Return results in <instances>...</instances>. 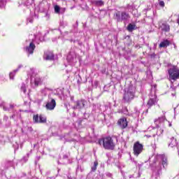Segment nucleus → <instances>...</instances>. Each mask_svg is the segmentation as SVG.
Wrapping results in <instances>:
<instances>
[{
	"instance_id": "obj_1",
	"label": "nucleus",
	"mask_w": 179,
	"mask_h": 179,
	"mask_svg": "<svg viewBox=\"0 0 179 179\" xmlns=\"http://www.w3.org/2000/svg\"><path fill=\"white\" fill-rule=\"evenodd\" d=\"M98 143L106 150H114L115 149L114 140L110 136L99 138Z\"/></svg>"
},
{
	"instance_id": "obj_2",
	"label": "nucleus",
	"mask_w": 179,
	"mask_h": 179,
	"mask_svg": "<svg viewBox=\"0 0 179 179\" xmlns=\"http://www.w3.org/2000/svg\"><path fill=\"white\" fill-rule=\"evenodd\" d=\"M168 73L169 76V80H173L176 82L177 80L179 79V69L173 66L171 69L168 70Z\"/></svg>"
},
{
	"instance_id": "obj_3",
	"label": "nucleus",
	"mask_w": 179,
	"mask_h": 179,
	"mask_svg": "<svg viewBox=\"0 0 179 179\" xmlns=\"http://www.w3.org/2000/svg\"><path fill=\"white\" fill-rule=\"evenodd\" d=\"M133 150L135 156H139V155L143 152V145L139 143V141H136L134 144Z\"/></svg>"
},
{
	"instance_id": "obj_4",
	"label": "nucleus",
	"mask_w": 179,
	"mask_h": 179,
	"mask_svg": "<svg viewBox=\"0 0 179 179\" xmlns=\"http://www.w3.org/2000/svg\"><path fill=\"white\" fill-rule=\"evenodd\" d=\"M33 121L35 124H45L47 122V117L43 115H34Z\"/></svg>"
},
{
	"instance_id": "obj_5",
	"label": "nucleus",
	"mask_w": 179,
	"mask_h": 179,
	"mask_svg": "<svg viewBox=\"0 0 179 179\" xmlns=\"http://www.w3.org/2000/svg\"><path fill=\"white\" fill-rule=\"evenodd\" d=\"M135 95L134 94V92L131 90H128L125 92L123 96L124 103H129L131 100H134Z\"/></svg>"
},
{
	"instance_id": "obj_6",
	"label": "nucleus",
	"mask_w": 179,
	"mask_h": 179,
	"mask_svg": "<svg viewBox=\"0 0 179 179\" xmlns=\"http://www.w3.org/2000/svg\"><path fill=\"white\" fill-rule=\"evenodd\" d=\"M117 125H118L120 129L124 130L128 127V120L127 117H121L117 120Z\"/></svg>"
},
{
	"instance_id": "obj_7",
	"label": "nucleus",
	"mask_w": 179,
	"mask_h": 179,
	"mask_svg": "<svg viewBox=\"0 0 179 179\" xmlns=\"http://www.w3.org/2000/svg\"><path fill=\"white\" fill-rule=\"evenodd\" d=\"M87 101L85 99H80L76 101V106H74V108H76L77 110H82L83 108H85V106H86V103Z\"/></svg>"
},
{
	"instance_id": "obj_8",
	"label": "nucleus",
	"mask_w": 179,
	"mask_h": 179,
	"mask_svg": "<svg viewBox=\"0 0 179 179\" xmlns=\"http://www.w3.org/2000/svg\"><path fill=\"white\" fill-rule=\"evenodd\" d=\"M55 107H57V101H55V99H52L50 101L47 102L45 105L46 110H49L50 111H52Z\"/></svg>"
},
{
	"instance_id": "obj_9",
	"label": "nucleus",
	"mask_w": 179,
	"mask_h": 179,
	"mask_svg": "<svg viewBox=\"0 0 179 179\" xmlns=\"http://www.w3.org/2000/svg\"><path fill=\"white\" fill-rule=\"evenodd\" d=\"M54 52L50 50H47L44 52L43 59L46 61H54Z\"/></svg>"
},
{
	"instance_id": "obj_10",
	"label": "nucleus",
	"mask_w": 179,
	"mask_h": 179,
	"mask_svg": "<svg viewBox=\"0 0 179 179\" xmlns=\"http://www.w3.org/2000/svg\"><path fill=\"white\" fill-rule=\"evenodd\" d=\"M25 50L28 54L31 55L34 52V50H36V45L33 42H31L29 45L25 48Z\"/></svg>"
},
{
	"instance_id": "obj_11",
	"label": "nucleus",
	"mask_w": 179,
	"mask_h": 179,
	"mask_svg": "<svg viewBox=\"0 0 179 179\" xmlns=\"http://www.w3.org/2000/svg\"><path fill=\"white\" fill-rule=\"evenodd\" d=\"M169 45H170V41L166 39L159 43V48H166Z\"/></svg>"
},
{
	"instance_id": "obj_12",
	"label": "nucleus",
	"mask_w": 179,
	"mask_h": 179,
	"mask_svg": "<svg viewBox=\"0 0 179 179\" xmlns=\"http://www.w3.org/2000/svg\"><path fill=\"white\" fill-rule=\"evenodd\" d=\"M160 27L162 31H165V33L170 31V25L167 24L166 23H162Z\"/></svg>"
},
{
	"instance_id": "obj_13",
	"label": "nucleus",
	"mask_w": 179,
	"mask_h": 179,
	"mask_svg": "<svg viewBox=\"0 0 179 179\" xmlns=\"http://www.w3.org/2000/svg\"><path fill=\"white\" fill-rule=\"evenodd\" d=\"M92 3L95 6H104V1L103 0H94L92 1Z\"/></svg>"
},
{
	"instance_id": "obj_14",
	"label": "nucleus",
	"mask_w": 179,
	"mask_h": 179,
	"mask_svg": "<svg viewBox=\"0 0 179 179\" xmlns=\"http://www.w3.org/2000/svg\"><path fill=\"white\" fill-rule=\"evenodd\" d=\"M120 16H121V22H122V20H127L129 19V13L123 11L120 13Z\"/></svg>"
},
{
	"instance_id": "obj_15",
	"label": "nucleus",
	"mask_w": 179,
	"mask_h": 179,
	"mask_svg": "<svg viewBox=\"0 0 179 179\" xmlns=\"http://www.w3.org/2000/svg\"><path fill=\"white\" fill-rule=\"evenodd\" d=\"M113 17L114 19H115V20H117V22H121V12L117 11L113 15Z\"/></svg>"
},
{
	"instance_id": "obj_16",
	"label": "nucleus",
	"mask_w": 179,
	"mask_h": 179,
	"mask_svg": "<svg viewBox=\"0 0 179 179\" xmlns=\"http://www.w3.org/2000/svg\"><path fill=\"white\" fill-rule=\"evenodd\" d=\"M127 29L128 31H134V30H136V25L129 24Z\"/></svg>"
},
{
	"instance_id": "obj_17",
	"label": "nucleus",
	"mask_w": 179,
	"mask_h": 179,
	"mask_svg": "<svg viewBox=\"0 0 179 179\" xmlns=\"http://www.w3.org/2000/svg\"><path fill=\"white\" fill-rule=\"evenodd\" d=\"M155 103H156V101H155V99H150L148 101V106H149V108H150V107H152V106H155Z\"/></svg>"
},
{
	"instance_id": "obj_18",
	"label": "nucleus",
	"mask_w": 179,
	"mask_h": 179,
	"mask_svg": "<svg viewBox=\"0 0 179 179\" xmlns=\"http://www.w3.org/2000/svg\"><path fill=\"white\" fill-rule=\"evenodd\" d=\"M41 78H36L34 80V85L35 86H39V85H41Z\"/></svg>"
},
{
	"instance_id": "obj_19",
	"label": "nucleus",
	"mask_w": 179,
	"mask_h": 179,
	"mask_svg": "<svg viewBox=\"0 0 179 179\" xmlns=\"http://www.w3.org/2000/svg\"><path fill=\"white\" fill-rule=\"evenodd\" d=\"M97 166H99V162L95 161L94 162V166L92 167V171H96L97 170Z\"/></svg>"
},
{
	"instance_id": "obj_20",
	"label": "nucleus",
	"mask_w": 179,
	"mask_h": 179,
	"mask_svg": "<svg viewBox=\"0 0 179 179\" xmlns=\"http://www.w3.org/2000/svg\"><path fill=\"white\" fill-rule=\"evenodd\" d=\"M167 164H168L167 158H163L162 159L163 167H167Z\"/></svg>"
},
{
	"instance_id": "obj_21",
	"label": "nucleus",
	"mask_w": 179,
	"mask_h": 179,
	"mask_svg": "<svg viewBox=\"0 0 179 179\" xmlns=\"http://www.w3.org/2000/svg\"><path fill=\"white\" fill-rule=\"evenodd\" d=\"M61 8L58 6H55V13H59Z\"/></svg>"
},
{
	"instance_id": "obj_22",
	"label": "nucleus",
	"mask_w": 179,
	"mask_h": 179,
	"mask_svg": "<svg viewBox=\"0 0 179 179\" xmlns=\"http://www.w3.org/2000/svg\"><path fill=\"white\" fill-rule=\"evenodd\" d=\"M159 3V6H161L162 8H164L165 3L164 1H160Z\"/></svg>"
},
{
	"instance_id": "obj_23",
	"label": "nucleus",
	"mask_w": 179,
	"mask_h": 179,
	"mask_svg": "<svg viewBox=\"0 0 179 179\" xmlns=\"http://www.w3.org/2000/svg\"><path fill=\"white\" fill-rule=\"evenodd\" d=\"M22 90L24 92V93H26L27 90H26V87H22Z\"/></svg>"
},
{
	"instance_id": "obj_24",
	"label": "nucleus",
	"mask_w": 179,
	"mask_h": 179,
	"mask_svg": "<svg viewBox=\"0 0 179 179\" xmlns=\"http://www.w3.org/2000/svg\"><path fill=\"white\" fill-rule=\"evenodd\" d=\"M12 75H13L12 73H10L9 74L10 79H13V78H12Z\"/></svg>"
},
{
	"instance_id": "obj_25",
	"label": "nucleus",
	"mask_w": 179,
	"mask_h": 179,
	"mask_svg": "<svg viewBox=\"0 0 179 179\" xmlns=\"http://www.w3.org/2000/svg\"><path fill=\"white\" fill-rule=\"evenodd\" d=\"M177 23L179 25V15H178V20H177Z\"/></svg>"
},
{
	"instance_id": "obj_26",
	"label": "nucleus",
	"mask_w": 179,
	"mask_h": 179,
	"mask_svg": "<svg viewBox=\"0 0 179 179\" xmlns=\"http://www.w3.org/2000/svg\"><path fill=\"white\" fill-rule=\"evenodd\" d=\"M3 109L4 110V111H6V110H7L6 107H5V106L3 107Z\"/></svg>"
}]
</instances>
